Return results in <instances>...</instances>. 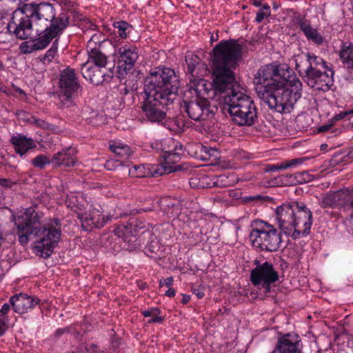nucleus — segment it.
<instances>
[{
  "label": "nucleus",
  "mask_w": 353,
  "mask_h": 353,
  "mask_svg": "<svg viewBox=\"0 0 353 353\" xmlns=\"http://www.w3.org/2000/svg\"><path fill=\"white\" fill-rule=\"evenodd\" d=\"M10 302L9 303H4L0 310V312L3 316H5L8 313L10 310Z\"/></svg>",
  "instance_id": "c03bdc74"
},
{
  "label": "nucleus",
  "mask_w": 353,
  "mask_h": 353,
  "mask_svg": "<svg viewBox=\"0 0 353 353\" xmlns=\"http://www.w3.org/2000/svg\"><path fill=\"white\" fill-rule=\"evenodd\" d=\"M57 52V47L53 44L51 48L47 51L46 54L42 58V61L44 64L50 63L54 58Z\"/></svg>",
  "instance_id": "c9c22d12"
},
{
  "label": "nucleus",
  "mask_w": 353,
  "mask_h": 353,
  "mask_svg": "<svg viewBox=\"0 0 353 353\" xmlns=\"http://www.w3.org/2000/svg\"><path fill=\"white\" fill-rule=\"evenodd\" d=\"M28 13L25 5L23 7H18L13 12L11 21L6 26L10 33L21 40L30 38L33 32L34 24L31 16Z\"/></svg>",
  "instance_id": "6e6552de"
},
{
  "label": "nucleus",
  "mask_w": 353,
  "mask_h": 353,
  "mask_svg": "<svg viewBox=\"0 0 353 353\" xmlns=\"http://www.w3.org/2000/svg\"><path fill=\"white\" fill-rule=\"evenodd\" d=\"M190 300V296L186 294H183V299L181 300V302L183 304H187Z\"/></svg>",
  "instance_id": "13d9d810"
},
{
  "label": "nucleus",
  "mask_w": 353,
  "mask_h": 353,
  "mask_svg": "<svg viewBox=\"0 0 353 353\" xmlns=\"http://www.w3.org/2000/svg\"><path fill=\"white\" fill-rule=\"evenodd\" d=\"M119 71L130 70L138 59V52L136 48H127V46L121 47L119 49Z\"/></svg>",
  "instance_id": "f3484780"
},
{
  "label": "nucleus",
  "mask_w": 353,
  "mask_h": 353,
  "mask_svg": "<svg viewBox=\"0 0 353 353\" xmlns=\"http://www.w3.org/2000/svg\"><path fill=\"white\" fill-rule=\"evenodd\" d=\"M75 151L71 148L60 151L51 159V163L56 167L63 165L65 168L72 167L76 163Z\"/></svg>",
  "instance_id": "aec40b11"
},
{
  "label": "nucleus",
  "mask_w": 353,
  "mask_h": 353,
  "mask_svg": "<svg viewBox=\"0 0 353 353\" xmlns=\"http://www.w3.org/2000/svg\"><path fill=\"white\" fill-rule=\"evenodd\" d=\"M41 215L34 208H26L14 219L16 234L21 245H26L31 238H37L34 249L37 254L43 258L49 257L61 236L60 228L46 225L41 222Z\"/></svg>",
  "instance_id": "20e7f679"
},
{
  "label": "nucleus",
  "mask_w": 353,
  "mask_h": 353,
  "mask_svg": "<svg viewBox=\"0 0 353 353\" xmlns=\"http://www.w3.org/2000/svg\"><path fill=\"white\" fill-rule=\"evenodd\" d=\"M40 300L37 297L28 296L24 293L16 294L10 298V302L14 312L23 314L34 308L39 303Z\"/></svg>",
  "instance_id": "2eb2a0df"
},
{
  "label": "nucleus",
  "mask_w": 353,
  "mask_h": 353,
  "mask_svg": "<svg viewBox=\"0 0 353 353\" xmlns=\"http://www.w3.org/2000/svg\"><path fill=\"white\" fill-rule=\"evenodd\" d=\"M349 114H350V112H340L339 114H336L334 117V119L336 121L341 120V119L344 118L345 117L349 116Z\"/></svg>",
  "instance_id": "09e8293b"
},
{
  "label": "nucleus",
  "mask_w": 353,
  "mask_h": 353,
  "mask_svg": "<svg viewBox=\"0 0 353 353\" xmlns=\"http://www.w3.org/2000/svg\"><path fill=\"white\" fill-rule=\"evenodd\" d=\"M243 47L237 41H222L212 50V79L215 94L230 92L223 99V110L239 125H252L257 117L251 98L239 88L234 70L242 59Z\"/></svg>",
  "instance_id": "f257e3e1"
},
{
  "label": "nucleus",
  "mask_w": 353,
  "mask_h": 353,
  "mask_svg": "<svg viewBox=\"0 0 353 353\" xmlns=\"http://www.w3.org/2000/svg\"><path fill=\"white\" fill-rule=\"evenodd\" d=\"M181 160V154L177 152H167L164 155V162L158 169L160 175L170 174L183 169L182 164H177Z\"/></svg>",
  "instance_id": "dca6fc26"
},
{
  "label": "nucleus",
  "mask_w": 353,
  "mask_h": 353,
  "mask_svg": "<svg viewBox=\"0 0 353 353\" xmlns=\"http://www.w3.org/2000/svg\"><path fill=\"white\" fill-rule=\"evenodd\" d=\"M18 7H23L24 5H35L36 3H28L29 0H18Z\"/></svg>",
  "instance_id": "864d4df0"
},
{
  "label": "nucleus",
  "mask_w": 353,
  "mask_h": 353,
  "mask_svg": "<svg viewBox=\"0 0 353 353\" xmlns=\"http://www.w3.org/2000/svg\"><path fill=\"white\" fill-rule=\"evenodd\" d=\"M123 228L126 229L127 232H132L137 236L142 234L149 230L143 221L136 217L130 218L127 224Z\"/></svg>",
  "instance_id": "cd10ccee"
},
{
  "label": "nucleus",
  "mask_w": 353,
  "mask_h": 353,
  "mask_svg": "<svg viewBox=\"0 0 353 353\" xmlns=\"http://www.w3.org/2000/svg\"><path fill=\"white\" fill-rule=\"evenodd\" d=\"M340 58L344 63H347L348 68H353V46L343 45L339 54Z\"/></svg>",
  "instance_id": "7c9ffc66"
},
{
  "label": "nucleus",
  "mask_w": 353,
  "mask_h": 353,
  "mask_svg": "<svg viewBox=\"0 0 353 353\" xmlns=\"http://www.w3.org/2000/svg\"><path fill=\"white\" fill-rule=\"evenodd\" d=\"M263 10H264V12H270V6L265 3L263 5Z\"/></svg>",
  "instance_id": "680f3d73"
},
{
  "label": "nucleus",
  "mask_w": 353,
  "mask_h": 353,
  "mask_svg": "<svg viewBox=\"0 0 353 353\" xmlns=\"http://www.w3.org/2000/svg\"><path fill=\"white\" fill-rule=\"evenodd\" d=\"M350 123L353 125V110L350 112L349 118Z\"/></svg>",
  "instance_id": "052dcab7"
},
{
  "label": "nucleus",
  "mask_w": 353,
  "mask_h": 353,
  "mask_svg": "<svg viewBox=\"0 0 353 353\" xmlns=\"http://www.w3.org/2000/svg\"><path fill=\"white\" fill-rule=\"evenodd\" d=\"M270 15V12H263L261 10L257 12L256 16V21L258 23L261 22L265 18L268 17Z\"/></svg>",
  "instance_id": "79ce46f5"
},
{
  "label": "nucleus",
  "mask_w": 353,
  "mask_h": 353,
  "mask_svg": "<svg viewBox=\"0 0 353 353\" xmlns=\"http://www.w3.org/2000/svg\"><path fill=\"white\" fill-rule=\"evenodd\" d=\"M299 26L304 35L309 41H312L317 45H321L324 41V38L317 29L314 28L307 20L301 19L299 21Z\"/></svg>",
  "instance_id": "5701e85b"
},
{
  "label": "nucleus",
  "mask_w": 353,
  "mask_h": 353,
  "mask_svg": "<svg viewBox=\"0 0 353 353\" xmlns=\"http://www.w3.org/2000/svg\"><path fill=\"white\" fill-rule=\"evenodd\" d=\"M290 334H286L279 338L274 349L279 353H301L302 345L300 340L293 341L290 339Z\"/></svg>",
  "instance_id": "6ab92c4d"
},
{
  "label": "nucleus",
  "mask_w": 353,
  "mask_h": 353,
  "mask_svg": "<svg viewBox=\"0 0 353 353\" xmlns=\"http://www.w3.org/2000/svg\"><path fill=\"white\" fill-rule=\"evenodd\" d=\"M149 173L143 165H134L129 170V174L132 177H147Z\"/></svg>",
  "instance_id": "2f4dec72"
},
{
  "label": "nucleus",
  "mask_w": 353,
  "mask_h": 353,
  "mask_svg": "<svg viewBox=\"0 0 353 353\" xmlns=\"http://www.w3.org/2000/svg\"><path fill=\"white\" fill-rule=\"evenodd\" d=\"M209 179V177L207 176L192 179L190 184L198 185L202 188L212 187L225 188L232 185L234 182V179H230V177L225 174H221L215 177L212 182H208V181Z\"/></svg>",
  "instance_id": "a211bd4d"
},
{
  "label": "nucleus",
  "mask_w": 353,
  "mask_h": 353,
  "mask_svg": "<svg viewBox=\"0 0 353 353\" xmlns=\"http://www.w3.org/2000/svg\"><path fill=\"white\" fill-rule=\"evenodd\" d=\"M253 4L255 6H261V2L259 1H257V0H254Z\"/></svg>",
  "instance_id": "69168bd1"
},
{
  "label": "nucleus",
  "mask_w": 353,
  "mask_h": 353,
  "mask_svg": "<svg viewBox=\"0 0 353 353\" xmlns=\"http://www.w3.org/2000/svg\"><path fill=\"white\" fill-rule=\"evenodd\" d=\"M69 16L66 12H62L57 17L54 14L53 19L50 21L46 26L39 34V40L37 44V48H45L51 41L68 26Z\"/></svg>",
  "instance_id": "9d476101"
},
{
  "label": "nucleus",
  "mask_w": 353,
  "mask_h": 353,
  "mask_svg": "<svg viewBox=\"0 0 353 353\" xmlns=\"http://www.w3.org/2000/svg\"><path fill=\"white\" fill-rule=\"evenodd\" d=\"M158 315L159 314L154 315L153 317L148 321V323H161L163 321V318L159 316Z\"/></svg>",
  "instance_id": "49530a36"
},
{
  "label": "nucleus",
  "mask_w": 353,
  "mask_h": 353,
  "mask_svg": "<svg viewBox=\"0 0 353 353\" xmlns=\"http://www.w3.org/2000/svg\"><path fill=\"white\" fill-rule=\"evenodd\" d=\"M18 119L28 123H31V120L33 119V115L26 111L20 110L16 113Z\"/></svg>",
  "instance_id": "e433bc0d"
},
{
  "label": "nucleus",
  "mask_w": 353,
  "mask_h": 353,
  "mask_svg": "<svg viewBox=\"0 0 353 353\" xmlns=\"http://www.w3.org/2000/svg\"><path fill=\"white\" fill-rule=\"evenodd\" d=\"M173 281L174 279L172 276L168 277L167 279H163L164 285L170 287L172 285Z\"/></svg>",
  "instance_id": "3c124183"
},
{
  "label": "nucleus",
  "mask_w": 353,
  "mask_h": 353,
  "mask_svg": "<svg viewBox=\"0 0 353 353\" xmlns=\"http://www.w3.org/2000/svg\"><path fill=\"white\" fill-rule=\"evenodd\" d=\"M305 159L304 158H298L287 161L285 162H283V166H281V168L287 169L288 168L294 166L297 164L302 163Z\"/></svg>",
  "instance_id": "58836bf2"
},
{
  "label": "nucleus",
  "mask_w": 353,
  "mask_h": 353,
  "mask_svg": "<svg viewBox=\"0 0 353 353\" xmlns=\"http://www.w3.org/2000/svg\"><path fill=\"white\" fill-rule=\"evenodd\" d=\"M128 23L125 21H120L119 22V29L120 31H125L127 28Z\"/></svg>",
  "instance_id": "603ef678"
},
{
  "label": "nucleus",
  "mask_w": 353,
  "mask_h": 353,
  "mask_svg": "<svg viewBox=\"0 0 353 353\" xmlns=\"http://www.w3.org/2000/svg\"><path fill=\"white\" fill-rule=\"evenodd\" d=\"M119 35L122 37V38H125L126 37V33L125 31H121V32L119 33Z\"/></svg>",
  "instance_id": "338daca9"
},
{
  "label": "nucleus",
  "mask_w": 353,
  "mask_h": 353,
  "mask_svg": "<svg viewBox=\"0 0 353 353\" xmlns=\"http://www.w3.org/2000/svg\"><path fill=\"white\" fill-rule=\"evenodd\" d=\"M10 142L13 144L15 152L21 156L29 150L36 148V145L32 139L21 135L12 137Z\"/></svg>",
  "instance_id": "393cba45"
},
{
  "label": "nucleus",
  "mask_w": 353,
  "mask_h": 353,
  "mask_svg": "<svg viewBox=\"0 0 353 353\" xmlns=\"http://www.w3.org/2000/svg\"><path fill=\"white\" fill-rule=\"evenodd\" d=\"M285 84L270 87L265 93L258 96L277 112L290 113L301 97L302 83L295 75L285 80Z\"/></svg>",
  "instance_id": "39448f33"
},
{
  "label": "nucleus",
  "mask_w": 353,
  "mask_h": 353,
  "mask_svg": "<svg viewBox=\"0 0 353 353\" xmlns=\"http://www.w3.org/2000/svg\"><path fill=\"white\" fill-rule=\"evenodd\" d=\"M332 126H333V123H329V124H325V125H321L317 128V132L319 133L326 132V131L330 130L332 128Z\"/></svg>",
  "instance_id": "a18cd8bd"
},
{
  "label": "nucleus",
  "mask_w": 353,
  "mask_h": 353,
  "mask_svg": "<svg viewBox=\"0 0 353 353\" xmlns=\"http://www.w3.org/2000/svg\"><path fill=\"white\" fill-rule=\"evenodd\" d=\"M296 70L307 84L317 90L329 89L332 79L325 70L326 62L310 52H301L295 57Z\"/></svg>",
  "instance_id": "423d86ee"
},
{
  "label": "nucleus",
  "mask_w": 353,
  "mask_h": 353,
  "mask_svg": "<svg viewBox=\"0 0 353 353\" xmlns=\"http://www.w3.org/2000/svg\"><path fill=\"white\" fill-rule=\"evenodd\" d=\"M77 217L85 231H91L93 228H101L112 218L110 215L100 214L98 212H77Z\"/></svg>",
  "instance_id": "4468645a"
},
{
  "label": "nucleus",
  "mask_w": 353,
  "mask_h": 353,
  "mask_svg": "<svg viewBox=\"0 0 353 353\" xmlns=\"http://www.w3.org/2000/svg\"><path fill=\"white\" fill-rule=\"evenodd\" d=\"M59 97L61 102L67 107L73 103V99L77 96L81 85L78 82L73 69L63 70L59 77Z\"/></svg>",
  "instance_id": "1a4fd4ad"
},
{
  "label": "nucleus",
  "mask_w": 353,
  "mask_h": 353,
  "mask_svg": "<svg viewBox=\"0 0 353 353\" xmlns=\"http://www.w3.org/2000/svg\"><path fill=\"white\" fill-rule=\"evenodd\" d=\"M31 124L34 125L36 127L42 128V129H48L49 128V123L46 121L42 120L41 119L36 118L33 116V119L31 120Z\"/></svg>",
  "instance_id": "4c0bfd02"
},
{
  "label": "nucleus",
  "mask_w": 353,
  "mask_h": 353,
  "mask_svg": "<svg viewBox=\"0 0 353 353\" xmlns=\"http://www.w3.org/2000/svg\"><path fill=\"white\" fill-rule=\"evenodd\" d=\"M283 163L278 165H267L265 168V172H275L280 170H285V168H281Z\"/></svg>",
  "instance_id": "a19ab883"
},
{
  "label": "nucleus",
  "mask_w": 353,
  "mask_h": 353,
  "mask_svg": "<svg viewBox=\"0 0 353 353\" xmlns=\"http://www.w3.org/2000/svg\"><path fill=\"white\" fill-rule=\"evenodd\" d=\"M218 34H216V36H214L213 34L211 36V41H215L218 40Z\"/></svg>",
  "instance_id": "e2e57ef3"
},
{
  "label": "nucleus",
  "mask_w": 353,
  "mask_h": 353,
  "mask_svg": "<svg viewBox=\"0 0 353 353\" xmlns=\"http://www.w3.org/2000/svg\"><path fill=\"white\" fill-rule=\"evenodd\" d=\"M39 40V37L32 41V43L30 45L28 44V42H23L21 45V48L24 53H31L34 50H42L43 48H37L38 41Z\"/></svg>",
  "instance_id": "f704fd0d"
},
{
  "label": "nucleus",
  "mask_w": 353,
  "mask_h": 353,
  "mask_svg": "<svg viewBox=\"0 0 353 353\" xmlns=\"http://www.w3.org/2000/svg\"><path fill=\"white\" fill-rule=\"evenodd\" d=\"M290 71L285 69L283 67L276 64H267L261 67L257 71L254 78L255 84V90L258 96L265 93L270 87H273L279 83L280 79L285 80L292 77L290 75Z\"/></svg>",
  "instance_id": "0eeeda50"
},
{
  "label": "nucleus",
  "mask_w": 353,
  "mask_h": 353,
  "mask_svg": "<svg viewBox=\"0 0 353 353\" xmlns=\"http://www.w3.org/2000/svg\"><path fill=\"white\" fill-rule=\"evenodd\" d=\"M116 233L119 238H122L124 243L123 248L130 251L136 248L138 245L137 235L132 232H127L126 229L123 227L118 228Z\"/></svg>",
  "instance_id": "bb28decb"
},
{
  "label": "nucleus",
  "mask_w": 353,
  "mask_h": 353,
  "mask_svg": "<svg viewBox=\"0 0 353 353\" xmlns=\"http://www.w3.org/2000/svg\"><path fill=\"white\" fill-rule=\"evenodd\" d=\"M9 181L6 179H0V185L2 186L8 187Z\"/></svg>",
  "instance_id": "bf43d9fd"
},
{
  "label": "nucleus",
  "mask_w": 353,
  "mask_h": 353,
  "mask_svg": "<svg viewBox=\"0 0 353 353\" xmlns=\"http://www.w3.org/2000/svg\"><path fill=\"white\" fill-rule=\"evenodd\" d=\"M140 288L141 290H143L145 288H147V284L145 283H142L140 285H139Z\"/></svg>",
  "instance_id": "0e129e2a"
},
{
  "label": "nucleus",
  "mask_w": 353,
  "mask_h": 353,
  "mask_svg": "<svg viewBox=\"0 0 353 353\" xmlns=\"http://www.w3.org/2000/svg\"><path fill=\"white\" fill-rule=\"evenodd\" d=\"M68 332V329H59L56 331L55 336L57 337H59L61 335H62L63 334H64L65 332Z\"/></svg>",
  "instance_id": "6e6d98bb"
},
{
  "label": "nucleus",
  "mask_w": 353,
  "mask_h": 353,
  "mask_svg": "<svg viewBox=\"0 0 353 353\" xmlns=\"http://www.w3.org/2000/svg\"><path fill=\"white\" fill-rule=\"evenodd\" d=\"M165 295L169 297H172L175 295V290L173 288H169V290L165 292Z\"/></svg>",
  "instance_id": "4d7b16f0"
},
{
  "label": "nucleus",
  "mask_w": 353,
  "mask_h": 353,
  "mask_svg": "<svg viewBox=\"0 0 353 353\" xmlns=\"http://www.w3.org/2000/svg\"><path fill=\"white\" fill-rule=\"evenodd\" d=\"M164 285L163 279H161L159 281V285L161 287Z\"/></svg>",
  "instance_id": "774afa93"
},
{
  "label": "nucleus",
  "mask_w": 353,
  "mask_h": 353,
  "mask_svg": "<svg viewBox=\"0 0 353 353\" xmlns=\"http://www.w3.org/2000/svg\"><path fill=\"white\" fill-rule=\"evenodd\" d=\"M180 85L174 70L157 68L145 79L144 97L141 109L152 122H162L166 117L165 107L177 95Z\"/></svg>",
  "instance_id": "7ed1b4c3"
},
{
  "label": "nucleus",
  "mask_w": 353,
  "mask_h": 353,
  "mask_svg": "<svg viewBox=\"0 0 353 353\" xmlns=\"http://www.w3.org/2000/svg\"><path fill=\"white\" fill-rule=\"evenodd\" d=\"M195 147H196V150H199L201 152H205V153H208L211 151L214 152V150L213 149H210L209 151H207L208 149L205 147H204L202 144H197L195 145ZM209 154L211 155L210 153H209Z\"/></svg>",
  "instance_id": "de8ad7c7"
},
{
  "label": "nucleus",
  "mask_w": 353,
  "mask_h": 353,
  "mask_svg": "<svg viewBox=\"0 0 353 353\" xmlns=\"http://www.w3.org/2000/svg\"><path fill=\"white\" fill-rule=\"evenodd\" d=\"M110 150L118 157L117 161L124 162L128 159L132 154L130 148L122 143L110 145Z\"/></svg>",
  "instance_id": "c85d7f7f"
},
{
  "label": "nucleus",
  "mask_w": 353,
  "mask_h": 353,
  "mask_svg": "<svg viewBox=\"0 0 353 353\" xmlns=\"http://www.w3.org/2000/svg\"><path fill=\"white\" fill-rule=\"evenodd\" d=\"M51 163V159L45 155H38L32 160V165L39 168H43L46 164Z\"/></svg>",
  "instance_id": "72a5a7b5"
},
{
  "label": "nucleus",
  "mask_w": 353,
  "mask_h": 353,
  "mask_svg": "<svg viewBox=\"0 0 353 353\" xmlns=\"http://www.w3.org/2000/svg\"><path fill=\"white\" fill-rule=\"evenodd\" d=\"M183 108L189 118L196 121H205L214 116L210 101L203 97L198 96L194 100L184 101Z\"/></svg>",
  "instance_id": "9b49d317"
},
{
  "label": "nucleus",
  "mask_w": 353,
  "mask_h": 353,
  "mask_svg": "<svg viewBox=\"0 0 353 353\" xmlns=\"http://www.w3.org/2000/svg\"><path fill=\"white\" fill-rule=\"evenodd\" d=\"M192 292L196 295L199 299H201L204 296V292L199 289L192 288Z\"/></svg>",
  "instance_id": "8fccbe9b"
},
{
  "label": "nucleus",
  "mask_w": 353,
  "mask_h": 353,
  "mask_svg": "<svg viewBox=\"0 0 353 353\" xmlns=\"http://www.w3.org/2000/svg\"><path fill=\"white\" fill-rule=\"evenodd\" d=\"M81 73L85 79L93 84L99 85L103 81L104 74L99 68L90 65L88 61L81 65Z\"/></svg>",
  "instance_id": "4be33fe9"
},
{
  "label": "nucleus",
  "mask_w": 353,
  "mask_h": 353,
  "mask_svg": "<svg viewBox=\"0 0 353 353\" xmlns=\"http://www.w3.org/2000/svg\"><path fill=\"white\" fill-rule=\"evenodd\" d=\"M281 183L283 185H293L297 183H306L313 179V176L307 172H302L294 174H283L280 176Z\"/></svg>",
  "instance_id": "b1692460"
},
{
  "label": "nucleus",
  "mask_w": 353,
  "mask_h": 353,
  "mask_svg": "<svg viewBox=\"0 0 353 353\" xmlns=\"http://www.w3.org/2000/svg\"><path fill=\"white\" fill-rule=\"evenodd\" d=\"M188 65V71L192 77H197V73H194L196 68L200 65L199 59L196 56H192L185 59Z\"/></svg>",
  "instance_id": "473e14b6"
},
{
  "label": "nucleus",
  "mask_w": 353,
  "mask_h": 353,
  "mask_svg": "<svg viewBox=\"0 0 353 353\" xmlns=\"http://www.w3.org/2000/svg\"><path fill=\"white\" fill-rule=\"evenodd\" d=\"M269 199L270 198L268 196L263 197L262 196L258 194L256 196L245 197L243 200L245 203H252V202H258V201H265Z\"/></svg>",
  "instance_id": "ea45409f"
},
{
  "label": "nucleus",
  "mask_w": 353,
  "mask_h": 353,
  "mask_svg": "<svg viewBox=\"0 0 353 353\" xmlns=\"http://www.w3.org/2000/svg\"><path fill=\"white\" fill-rule=\"evenodd\" d=\"M96 35H94L88 43V62H92L94 65L102 68L107 63V57L96 47L97 42L94 41Z\"/></svg>",
  "instance_id": "412c9836"
},
{
  "label": "nucleus",
  "mask_w": 353,
  "mask_h": 353,
  "mask_svg": "<svg viewBox=\"0 0 353 353\" xmlns=\"http://www.w3.org/2000/svg\"><path fill=\"white\" fill-rule=\"evenodd\" d=\"M57 1L62 5H64L65 6H72V2L70 0H57Z\"/></svg>",
  "instance_id": "5fc2aeb1"
},
{
  "label": "nucleus",
  "mask_w": 353,
  "mask_h": 353,
  "mask_svg": "<svg viewBox=\"0 0 353 353\" xmlns=\"http://www.w3.org/2000/svg\"><path fill=\"white\" fill-rule=\"evenodd\" d=\"M319 205L323 208H339L334 191H330L323 194Z\"/></svg>",
  "instance_id": "c756f323"
},
{
  "label": "nucleus",
  "mask_w": 353,
  "mask_h": 353,
  "mask_svg": "<svg viewBox=\"0 0 353 353\" xmlns=\"http://www.w3.org/2000/svg\"><path fill=\"white\" fill-rule=\"evenodd\" d=\"M34 22L36 32H42L53 19L54 8L50 3L42 2L35 5H25Z\"/></svg>",
  "instance_id": "f8f14e48"
},
{
  "label": "nucleus",
  "mask_w": 353,
  "mask_h": 353,
  "mask_svg": "<svg viewBox=\"0 0 353 353\" xmlns=\"http://www.w3.org/2000/svg\"><path fill=\"white\" fill-rule=\"evenodd\" d=\"M334 192L339 208H353V189L343 188Z\"/></svg>",
  "instance_id": "a878e982"
},
{
  "label": "nucleus",
  "mask_w": 353,
  "mask_h": 353,
  "mask_svg": "<svg viewBox=\"0 0 353 353\" xmlns=\"http://www.w3.org/2000/svg\"><path fill=\"white\" fill-rule=\"evenodd\" d=\"M279 280L278 272L274 270L272 263L266 261L261 265H258L252 270L250 281L254 285L261 284L265 292L270 291V285Z\"/></svg>",
  "instance_id": "ddd939ff"
},
{
  "label": "nucleus",
  "mask_w": 353,
  "mask_h": 353,
  "mask_svg": "<svg viewBox=\"0 0 353 353\" xmlns=\"http://www.w3.org/2000/svg\"><path fill=\"white\" fill-rule=\"evenodd\" d=\"M275 214L281 232L267 223L261 228L253 229L250 234L253 246L262 251L276 252L281 243V232L293 239L309 234L312 213L303 203H283L276 208Z\"/></svg>",
  "instance_id": "f03ea898"
},
{
  "label": "nucleus",
  "mask_w": 353,
  "mask_h": 353,
  "mask_svg": "<svg viewBox=\"0 0 353 353\" xmlns=\"http://www.w3.org/2000/svg\"><path fill=\"white\" fill-rule=\"evenodd\" d=\"M160 310L158 308H151L148 310H145L142 312V314L147 317V316H153L154 315L159 314Z\"/></svg>",
  "instance_id": "37998d69"
}]
</instances>
